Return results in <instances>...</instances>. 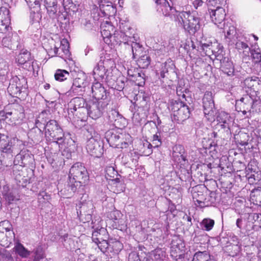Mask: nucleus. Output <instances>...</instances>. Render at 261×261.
I'll use <instances>...</instances> for the list:
<instances>
[{"label":"nucleus","mask_w":261,"mask_h":261,"mask_svg":"<svg viewBox=\"0 0 261 261\" xmlns=\"http://www.w3.org/2000/svg\"><path fill=\"white\" fill-rule=\"evenodd\" d=\"M72 113L73 115L77 116V118L81 121L84 120V119L86 117L87 115L89 114L88 109H87V105H86L85 107L79 110L76 112H73Z\"/></svg>","instance_id":"47"},{"label":"nucleus","mask_w":261,"mask_h":261,"mask_svg":"<svg viewBox=\"0 0 261 261\" xmlns=\"http://www.w3.org/2000/svg\"><path fill=\"white\" fill-rule=\"evenodd\" d=\"M23 146L22 141L18 139L13 140L7 136L1 135L0 136V151L9 156L13 157V154L19 152L18 147Z\"/></svg>","instance_id":"3"},{"label":"nucleus","mask_w":261,"mask_h":261,"mask_svg":"<svg viewBox=\"0 0 261 261\" xmlns=\"http://www.w3.org/2000/svg\"><path fill=\"white\" fill-rule=\"evenodd\" d=\"M234 43L231 45H234L235 47L238 50H242L244 49H248L249 51L250 50L248 44L245 42L242 37H238V39H234Z\"/></svg>","instance_id":"41"},{"label":"nucleus","mask_w":261,"mask_h":261,"mask_svg":"<svg viewBox=\"0 0 261 261\" xmlns=\"http://www.w3.org/2000/svg\"><path fill=\"white\" fill-rule=\"evenodd\" d=\"M151 61L150 57L147 55L142 56L138 60V64L140 68H146L149 65Z\"/></svg>","instance_id":"44"},{"label":"nucleus","mask_w":261,"mask_h":261,"mask_svg":"<svg viewBox=\"0 0 261 261\" xmlns=\"http://www.w3.org/2000/svg\"><path fill=\"white\" fill-rule=\"evenodd\" d=\"M106 229L103 227L100 228H96L93 231L92 239L95 243L102 240L103 239L107 238L106 237Z\"/></svg>","instance_id":"30"},{"label":"nucleus","mask_w":261,"mask_h":261,"mask_svg":"<svg viewBox=\"0 0 261 261\" xmlns=\"http://www.w3.org/2000/svg\"><path fill=\"white\" fill-rule=\"evenodd\" d=\"M15 108L10 112H7L6 114V118L8 115H13V118L15 120H22L24 118V110L22 107L19 105H16Z\"/></svg>","instance_id":"28"},{"label":"nucleus","mask_w":261,"mask_h":261,"mask_svg":"<svg viewBox=\"0 0 261 261\" xmlns=\"http://www.w3.org/2000/svg\"><path fill=\"white\" fill-rule=\"evenodd\" d=\"M87 82L84 75L81 77H76L74 80L70 87L69 92L76 95H82L85 91Z\"/></svg>","instance_id":"19"},{"label":"nucleus","mask_w":261,"mask_h":261,"mask_svg":"<svg viewBox=\"0 0 261 261\" xmlns=\"http://www.w3.org/2000/svg\"><path fill=\"white\" fill-rule=\"evenodd\" d=\"M253 102L252 103L251 112H261V99L257 94H252Z\"/></svg>","instance_id":"39"},{"label":"nucleus","mask_w":261,"mask_h":261,"mask_svg":"<svg viewBox=\"0 0 261 261\" xmlns=\"http://www.w3.org/2000/svg\"><path fill=\"white\" fill-rule=\"evenodd\" d=\"M251 53L254 62L261 63V53L256 50H252Z\"/></svg>","instance_id":"60"},{"label":"nucleus","mask_w":261,"mask_h":261,"mask_svg":"<svg viewBox=\"0 0 261 261\" xmlns=\"http://www.w3.org/2000/svg\"><path fill=\"white\" fill-rule=\"evenodd\" d=\"M224 0H206L208 6H217V5H222Z\"/></svg>","instance_id":"64"},{"label":"nucleus","mask_w":261,"mask_h":261,"mask_svg":"<svg viewBox=\"0 0 261 261\" xmlns=\"http://www.w3.org/2000/svg\"><path fill=\"white\" fill-rule=\"evenodd\" d=\"M152 259L153 261H163L165 257V252L161 249H156L153 251Z\"/></svg>","instance_id":"49"},{"label":"nucleus","mask_w":261,"mask_h":261,"mask_svg":"<svg viewBox=\"0 0 261 261\" xmlns=\"http://www.w3.org/2000/svg\"><path fill=\"white\" fill-rule=\"evenodd\" d=\"M101 35L103 38L105 42L108 44V46L113 49L114 48V45L112 42L111 38L113 34H114L111 32L113 31V26L111 22L107 21L105 23L102 24L101 27Z\"/></svg>","instance_id":"16"},{"label":"nucleus","mask_w":261,"mask_h":261,"mask_svg":"<svg viewBox=\"0 0 261 261\" xmlns=\"http://www.w3.org/2000/svg\"><path fill=\"white\" fill-rule=\"evenodd\" d=\"M86 101L83 98L75 97L71 100L68 104V113L76 112L79 110L85 107Z\"/></svg>","instance_id":"20"},{"label":"nucleus","mask_w":261,"mask_h":261,"mask_svg":"<svg viewBox=\"0 0 261 261\" xmlns=\"http://www.w3.org/2000/svg\"><path fill=\"white\" fill-rule=\"evenodd\" d=\"M16 60L19 64L23 65L30 60H32L31 57V53L27 51L21 52L17 57Z\"/></svg>","instance_id":"40"},{"label":"nucleus","mask_w":261,"mask_h":261,"mask_svg":"<svg viewBox=\"0 0 261 261\" xmlns=\"http://www.w3.org/2000/svg\"><path fill=\"white\" fill-rule=\"evenodd\" d=\"M220 29H223L226 42L229 45L234 44V39H238L236 27L231 23H225V22L222 24V28Z\"/></svg>","instance_id":"14"},{"label":"nucleus","mask_w":261,"mask_h":261,"mask_svg":"<svg viewBox=\"0 0 261 261\" xmlns=\"http://www.w3.org/2000/svg\"><path fill=\"white\" fill-rule=\"evenodd\" d=\"M203 107L204 114L207 119L208 120L213 119L214 115V101L203 103Z\"/></svg>","instance_id":"31"},{"label":"nucleus","mask_w":261,"mask_h":261,"mask_svg":"<svg viewBox=\"0 0 261 261\" xmlns=\"http://www.w3.org/2000/svg\"><path fill=\"white\" fill-rule=\"evenodd\" d=\"M216 9H208V13L212 21L219 28H222V24L225 23L224 20L226 16L225 9L219 6H216Z\"/></svg>","instance_id":"10"},{"label":"nucleus","mask_w":261,"mask_h":261,"mask_svg":"<svg viewBox=\"0 0 261 261\" xmlns=\"http://www.w3.org/2000/svg\"><path fill=\"white\" fill-rule=\"evenodd\" d=\"M86 149L88 153L94 158H100L103 154V146L100 138L91 137L87 142Z\"/></svg>","instance_id":"7"},{"label":"nucleus","mask_w":261,"mask_h":261,"mask_svg":"<svg viewBox=\"0 0 261 261\" xmlns=\"http://www.w3.org/2000/svg\"><path fill=\"white\" fill-rule=\"evenodd\" d=\"M30 8V18L33 22H39L42 18L40 4L37 0H25Z\"/></svg>","instance_id":"15"},{"label":"nucleus","mask_w":261,"mask_h":261,"mask_svg":"<svg viewBox=\"0 0 261 261\" xmlns=\"http://www.w3.org/2000/svg\"><path fill=\"white\" fill-rule=\"evenodd\" d=\"M99 249L103 252L106 251L107 249L109 247V244L105 238L103 239L102 240L99 241L95 243Z\"/></svg>","instance_id":"56"},{"label":"nucleus","mask_w":261,"mask_h":261,"mask_svg":"<svg viewBox=\"0 0 261 261\" xmlns=\"http://www.w3.org/2000/svg\"><path fill=\"white\" fill-rule=\"evenodd\" d=\"M169 67V65L167 62H165L161 64V71L160 72L161 78H164L165 77V74L168 72Z\"/></svg>","instance_id":"57"},{"label":"nucleus","mask_w":261,"mask_h":261,"mask_svg":"<svg viewBox=\"0 0 261 261\" xmlns=\"http://www.w3.org/2000/svg\"><path fill=\"white\" fill-rule=\"evenodd\" d=\"M201 48L202 49L205 51V54L207 56H210L214 55L215 56V55H219V54L218 53V51H216L214 50V45H213V43L211 42H209L208 43H201Z\"/></svg>","instance_id":"36"},{"label":"nucleus","mask_w":261,"mask_h":261,"mask_svg":"<svg viewBox=\"0 0 261 261\" xmlns=\"http://www.w3.org/2000/svg\"><path fill=\"white\" fill-rule=\"evenodd\" d=\"M15 108L10 112H7L6 114V118L8 115H13V118L15 120H22L24 118V110L22 107L19 105H16Z\"/></svg>","instance_id":"27"},{"label":"nucleus","mask_w":261,"mask_h":261,"mask_svg":"<svg viewBox=\"0 0 261 261\" xmlns=\"http://www.w3.org/2000/svg\"><path fill=\"white\" fill-rule=\"evenodd\" d=\"M230 118L228 113L223 111L219 112L217 116L218 124L222 128H229Z\"/></svg>","instance_id":"25"},{"label":"nucleus","mask_w":261,"mask_h":261,"mask_svg":"<svg viewBox=\"0 0 261 261\" xmlns=\"http://www.w3.org/2000/svg\"><path fill=\"white\" fill-rule=\"evenodd\" d=\"M259 217L258 214L251 213L248 214V217L241 216L236 221L237 227L242 229H244L246 231H250L253 228V221H256Z\"/></svg>","instance_id":"8"},{"label":"nucleus","mask_w":261,"mask_h":261,"mask_svg":"<svg viewBox=\"0 0 261 261\" xmlns=\"http://www.w3.org/2000/svg\"><path fill=\"white\" fill-rule=\"evenodd\" d=\"M120 34H118L117 36L115 35V38H117L118 41L122 42L125 45H128V38H130L128 35H130V34L127 32L129 31L132 28L128 22L123 21L121 22V20H120Z\"/></svg>","instance_id":"18"},{"label":"nucleus","mask_w":261,"mask_h":261,"mask_svg":"<svg viewBox=\"0 0 261 261\" xmlns=\"http://www.w3.org/2000/svg\"><path fill=\"white\" fill-rule=\"evenodd\" d=\"M114 130L113 129L108 130L105 134V139L110 146L113 147L114 144Z\"/></svg>","instance_id":"51"},{"label":"nucleus","mask_w":261,"mask_h":261,"mask_svg":"<svg viewBox=\"0 0 261 261\" xmlns=\"http://www.w3.org/2000/svg\"><path fill=\"white\" fill-rule=\"evenodd\" d=\"M251 198L254 200L257 204H261V188L252 191Z\"/></svg>","instance_id":"54"},{"label":"nucleus","mask_w":261,"mask_h":261,"mask_svg":"<svg viewBox=\"0 0 261 261\" xmlns=\"http://www.w3.org/2000/svg\"><path fill=\"white\" fill-rule=\"evenodd\" d=\"M227 250L229 256L232 257L236 256L241 252V246L239 244L232 245L228 246Z\"/></svg>","instance_id":"43"},{"label":"nucleus","mask_w":261,"mask_h":261,"mask_svg":"<svg viewBox=\"0 0 261 261\" xmlns=\"http://www.w3.org/2000/svg\"><path fill=\"white\" fill-rule=\"evenodd\" d=\"M13 250L16 253L22 258H27L30 254V252L20 243H17L14 247Z\"/></svg>","instance_id":"34"},{"label":"nucleus","mask_w":261,"mask_h":261,"mask_svg":"<svg viewBox=\"0 0 261 261\" xmlns=\"http://www.w3.org/2000/svg\"><path fill=\"white\" fill-rule=\"evenodd\" d=\"M192 261H214L211 258L210 254L206 251L196 252Z\"/></svg>","instance_id":"38"},{"label":"nucleus","mask_w":261,"mask_h":261,"mask_svg":"<svg viewBox=\"0 0 261 261\" xmlns=\"http://www.w3.org/2000/svg\"><path fill=\"white\" fill-rule=\"evenodd\" d=\"M144 75V73L142 74L139 72H135V77L133 79H130V80L134 81L139 86H143L145 84Z\"/></svg>","instance_id":"46"},{"label":"nucleus","mask_w":261,"mask_h":261,"mask_svg":"<svg viewBox=\"0 0 261 261\" xmlns=\"http://www.w3.org/2000/svg\"><path fill=\"white\" fill-rule=\"evenodd\" d=\"M44 6L50 16L56 14L58 10L57 0H44Z\"/></svg>","instance_id":"29"},{"label":"nucleus","mask_w":261,"mask_h":261,"mask_svg":"<svg viewBox=\"0 0 261 261\" xmlns=\"http://www.w3.org/2000/svg\"><path fill=\"white\" fill-rule=\"evenodd\" d=\"M152 145L148 142L147 141H145L143 142V147L142 149H143L142 153L145 156H149L152 153Z\"/></svg>","instance_id":"48"},{"label":"nucleus","mask_w":261,"mask_h":261,"mask_svg":"<svg viewBox=\"0 0 261 261\" xmlns=\"http://www.w3.org/2000/svg\"><path fill=\"white\" fill-rule=\"evenodd\" d=\"M11 19L10 11L7 8L0 10V33H9L12 28L10 26Z\"/></svg>","instance_id":"13"},{"label":"nucleus","mask_w":261,"mask_h":261,"mask_svg":"<svg viewBox=\"0 0 261 261\" xmlns=\"http://www.w3.org/2000/svg\"><path fill=\"white\" fill-rule=\"evenodd\" d=\"M24 146L18 147L19 153H17L14 160V165H20L21 166L25 165L32 163L33 160L32 155L27 149H24Z\"/></svg>","instance_id":"12"},{"label":"nucleus","mask_w":261,"mask_h":261,"mask_svg":"<svg viewBox=\"0 0 261 261\" xmlns=\"http://www.w3.org/2000/svg\"><path fill=\"white\" fill-rule=\"evenodd\" d=\"M210 102H214L213 93L211 92L206 91L203 98V104Z\"/></svg>","instance_id":"59"},{"label":"nucleus","mask_w":261,"mask_h":261,"mask_svg":"<svg viewBox=\"0 0 261 261\" xmlns=\"http://www.w3.org/2000/svg\"><path fill=\"white\" fill-rule=\"evenodd\" d=\"M44 127L45 136L47 140L58 144L59 147L65 143L64 133L56 120H49Z\"/></svg>","instance_id":"2"},{"label":"nucleus","mask_w":261,"mask_h":261,"mask_svg":"<svg viewBox=\"0 0 261 261\" xmlns=\"http://www.w3.org/2000/svg\"><path fill=\"white\" fill-rule=\"evenodd\" d=\"M49 113L48 111H43L39 114L35 121L36 127L43 128L45 129L44 126L48 123L49 120Z\"/></svg>","instance_id":"26"},{"label":"nucleus","mask_w":261,"mask_h":261,"mask_svg":"<svg viewBox=\"0 0 261 261\" xmlns=\"http://www.w3.org/2000/svg\"><path fill=\"white\" fill-rule=\"evenodd\" d=\"M105 74V67L101 64H97L93 69V75L95 80L99 81L102 80Z\"/></svg>","instance_id":"33"},{"label":"nucleus","mask_w":261,"mask_h":261,"mask_svg":"<svg viewBox=\"0 0 261 261\" xmlns=\"http://www.w3.org/2000/svg\"><path fill=\"white\" fill-rule=\"evenodd\" d=\"M243 87L247 94H257L261 87V79L256 76L247 77L244 81Z\"/></svg>","instance_id":"9"},{"label":"nucleus","mask_w":261,"mask_h":261,"mask_svg":"<svg viewBox=\"0 0 261 261\" xmlns=\"http://www.w3.org/2000/svg\"><path fill=\"white\" fill-rule=\"evenodd\" d=\"M156 9L164 16H170L178 25L190 34H194L200 29V18L195 12L178 11L171 7L166 0H154Z\"/></svg>","instance_id":"1"},{"label":"nucleus","mask_w":261,"mask_h":261,"mask_svg":"<svg viewBox=\"0 0 261 261\" xmlns=\"http://www.w3.org/2000/svg\"><path fill=\"white\" fill-rule=\"evenodd\" d=\"M106 178L109 181V184L110 182H113L114 181V167L109 166L106 169Z\"/></svg>","instance_id":"50"},{"label":"nucleus","mask_w":261,"mask_h":261,"mask_svg":"<svg viewBox=\"0 0 261 261\" xmlns=\"http://www.w3.org/2000/svg\"><path fill=\"white\" fill-rule=\"evenodd\" d=\"M69 177L70 182H71V180H76L81 182H85L88 179L87 171L81 163H76L71 167Z\"/></svg>","instance_id":"6"},{"label":"nucleus","mask_w":261,"mask_h":261,"mask_svg":"<svg viewBox=\"0 0 261 261\" xmlns=\"http://www.w3.org/2000/svg\"><path fill=\"white\" fill-rule=\"evenodd\" d=\"M214 224L215 221L214 220L210 218H205L200 223V225L203 230L208 231L213 228Z\"/></svg>","instance_id":"42"},{"label":"nucleus","mask_w":261,"mask_h":261,"mask_svg":"<svg viewBox=\"0 0 261 261\" xmlns=\"http://www.w3.org/2000/svg\"><path fill=\"white\" fill-rule=\"evenodd\" d=\"M69 45L67 40L64 39L61 42V48L66 55H67L69 52Z\"/></svg>","instance_id":"58"},{"label":"nucleus","mask_w":261,"mask_h":261,"mask_svg":"<svg viewBox=\"0 0 261 261\" xmlns=\"http://www.w3.org/2000/svg\"><path fill=\"white\" fill-rule=\"evenodd\" d=\"M35 64H36V62L32 61V60H30V61H28L26 63H24L23 65V67L24 68H26L29 71H32L34 70V66Z\"/></svg>","instance_id":"63"},{"label":"nucleus","mask_w":261,"mask_h":261,"mask_svg":"<svg viewBox=\"0 0 261 261\" xmlns=\"http://www.w3.org/2000/svg\"><path fill=\"white\" fill-rule=\"evenodd\" d=\"M99 103V102H92L91 105L87 106L89 114L91 115L93 118L96 119L101 115V110L98 107Z\"/></svg>","instance_id":"32"},{"label":"nucleus","mask_w":261,"mask_h":261,"mask_svg":"<svg viewBox=\"0 0 261 261\" xmlns=\"http://www.w3.org/2000/svg\"><path fill=\"white\" fill-rule=\"evenodd\" d=\"M11 42V39L9 37H4L2 40L3 45L10 49L13 48V44Z\"/></svg>","instance_id":"62"},{"label":"nucleus","mask_w":261,"mask_h":261,"mask_svg":"<svg viewBox=\"0 0 261 261\" xmlns=\"http://www.w3.org/2000/svg\"><path fill=\"white\" fill-rule=\"evenodd\" d=\"M184 148L182 145H175L173 148L172 156L174 161L177 163H182V162H186V156L184 155Z\"/></svg>","instance_id":"22"},{"label":"nucleus","mask_w":261,"mask_h":261,"mask_svg":"<svg viewBox=\"0 0 261 261\" xmlns=\"http://www.w3.org/2000/svg\"><path fill=\"white\" fill-rule=\"evenodd\" d=\"M193 198L196 206L202 208L208 206L211 204V202L207 200V198L201 192H200V193L199 192H194L193 193Z\"/></svg>","instance_id":"23"},{"label":"nucleus","mask_w":261,"mask_h":261,"mask_svg":"<svg viewBox=\"0 0 261 261\" xmlns=\"http://www.w3.org/2000/svg\"><path fill=\"white\" fill-rule=\"evenodd\" d=\"M215 57L220 62V69L228 75H231L234 72V66L232 61L227 57H223L222 55H215Z\"/></svg>","instance_id":"17"},{"label":"nucleus","mask_w":261,"mask_h":261,"mask_svg":"<svg viewBox=\"0 0 261 261\" xmlns=\"http://www.w3.org/2000/svg\"><path fill=\"white\" fill-rule=\"evenodd\" d=\"M34 261H39L45 257L44 251L41 246L37 247L34 250Z\"/></svg>","instance_id":"52"},{"label":"nucleus","mask_w":261,"mask_h":261,"mask_svg":"<svg viewBox=\"0 0 261 261\" xmlns=\"http://www.w3.org/2000/svg\"><path fill=\"white\" fill-rule=\"evenodd\" d=\"M124 80V77L123 76H119L116 80L117 85L115 86V90L119 91V95L120 96H122L121 93L123 94V93L121 92V91L124 87L125 84Z\"/></svg>","instance_id":"53"},{"label":"nucleus","mask_w":261,"mask_h":261,"mask_svg":"<svg viewBox=\"0 0 261 261\" xmlns=\"http://www.w3.org/2000/svg\"><path fill=\"white\" fill-rule=\"evenodd\" d=\"M12 225L8 220H4L0 222V230L4 231L6 236H8V233L10 237H14V232L12 231Z\"/></svg>","instance_id":"35"},{"label":"nucleus","mask_w":261,"mask_h":261,"mask_svg":"<svg viewBox=\"0 0 261 261\" xmlns=\"http://www.w3.org/2000/svg\"><path fill=\"white\" fill-rule=\"evenodd\" d=\"M186 252L185 244L178 237L172 240L170 247V255L175 261H184Z\"/></svg>","instance_id":"4"},{"label":"nucleus","mask_w":261,"mask_h":261,"mask_svg":"<svg viewBox=\"0 0 261 261\" xmlns=\"http://www.w3.org/2000/svg\"><path fill=\"white\" fill-rule=\"evenodd\" d=\"M253 95L250 93L244 95L240 99L236 100V108L237 111L242 112L244 114L247 112H251Z\"/></svg>","instance_id":"11"},{"label":"nucleus","mask_w":261,"mask_h":261,"mask_svg":"<svg viewBox=\"0 0 261 261\" xmlns=\"http://www.w3.org/2000/svg\"><path fill=\"white\" fill-rule=\"evenodd\" d=\"M3 198L8 204L19 199V195L16 191H10L7 186H4L2 192Z\"/></svg>","instance_id":"21"},{"label":"nucleus","mask_w":261,"mask_h":261,"mask_svg":"<svg viewBox=\"0 0 261 261\" xmlns=\"http://www.w3.org/2000/svg\"><path fill=\"white\" fill-rule=\"evenodd\" d=\"M130 48H131L133 56L135 57V56L137 55L138 50L141 49V46L139 43L133 42Z\"/></svg>","instance_id":"61"},{"label":"nucleus","mask_w":261,"mask_h":261,"mask_svg":"<svg viewBox=\"0 0 261 261\" xmlns=\"http://www.w3.org/2000/svg\"><path fill=\"white\" fill-rule=\"evenodd\" d=\"M91 90L93 96L95 99H104V97L106 96L105 90L99 82H97L94 83L91 87Z\"/></svg>","instance_id":"24"},{"label":"nucleus","mask_w":261,"mask_h":261,"mask_svg":"<svg viewBox=\"0 0 261 261\" xmlns=\"http://www.w3.org/2000/svg\"><path fill=\"white\" fill-rule=\"evenodd\" d=\"M69 75V73L66 70L58 69L55 74V78L57 81H63L66 80Z\"/></svg>","instance_id":"45"},{"label":"nucleus","mask_w":261,"mask_h":261,"mask_svg":"<svg viewBox=\"0 0 261 261\" xmlns=\"http://www.w3.org/2000/svg\"><path fill=\"white\" fill-rule=\"evenodd\" d=\"M70 182V184L69 185L68 190H70L72 192H76L82 184H85V182H81L76 180H71V182Z\"/></svg>","instance_id":"55"},{"label":"nucleus","mask_w":261,"mask_h":261,"mask_svg":"<svg viewBox=\"0 0 261 261\" xmlns=\"http://www.w3.org/2000/svg\"><path fill=\"white\" fill-rule=\"evenodd\" d=\"M174 119L178 121L182 122L190 117V110L188 107L181 101H175L171 106Z\"/></svg>","instance_id":"5"},{"label":"nucleus","mask_w":261,"mask_h":261,"mask_svg":"<svg viewBox=\"0 0 261 261\" xmlns=\"http://www.w3.org/2000/svg\"><path fill=\"white\" fill-rule=\"evenodd\" d=\"M117 113L115 116V128L122 129L127 125V122L126 119L121 115L119 112H115Z\"/></svg>","instance_id":"37"}]
</instances>
